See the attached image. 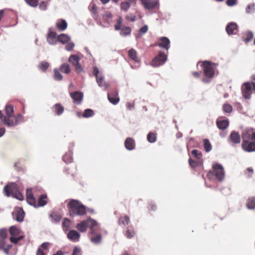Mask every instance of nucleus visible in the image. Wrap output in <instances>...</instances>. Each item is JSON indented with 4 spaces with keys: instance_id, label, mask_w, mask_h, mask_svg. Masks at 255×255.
Listing matches in <instances>:
<instances>
[{
    "instance_id": "1",
    "label": "nucleus",
    "mask_w": 255,
    "mask_h": 255,
    "mask_svg": "<svg viewBox=\"0 0 255 255\" xmlns=\"http://www.w3.org/2000/svg\"><path fill=\"white\" fill-rule=\"evenodd\" d=\"M243 149L247 152L255 151V132L251 130H246L243 132L242 135Z\"/></svg>"
},
{
    "instance_id": "2",
    "label": "nucleus",
    "mask_w": 255,
    "mask_h": 255,
    "mask_svg": "<svg viewBox=\"0 0 255 255\" xmlns=\"http://www.w3.org/2000/svg\"><path fill=\"white\" fill-rule=\"evenodd\" d=\"M69 213L71 216H82L86 214V207L79 201L71 199L67 205Z\"/></svg>"
},
{
    "instance_id": "3",
    "label": "nucleus",
    "mask_w": 255,
    "mask_h": 255,
    "mask_svg": "<svg viewBox=\"0 0 255 255\" xmlns=\"http://www.w3.org/2000/svg\"><path fill=\"white\" fill-rule=\"evenodd\" d=\"M218 64L209 61H199L197 67L200 66L203 70V74L208 79L213 78L216 74Z\"/></svg>"
},
{
    "instance_id": "4",
    "label": "nucleus",
    "mask_w": 255,
    "mask_h": 255,
    "mask_svg": "<svg viewBox=\"0 0 255 255\" xmlns=\"http://www.w3.org/2000/svg\"><path fill=\"white\" fill-rule=\"evenodd\" d=\"M47 196L46 194L41 195L39 196L37 203L33 195L31 189H28L26 190V201L29 204L34 207L37 208L45 205L47 204Z\"/></svg>"
},
{
    "instance_id": "5",
    "label": "nucleus",
    "mask_w": 255,
    "mask_h": 255,
    "mask_svg": "<svg viewBox=\"0 0 255 255\" xmlns=\"http://www.w3.org/2000/svg\"><path fill=\"white\" fill-rule=\"evenodd\" d=\"M213 171H209L207 176L209 179H212L215 177L219 181H222L225 177L223 167L219 164H216L213 166Z\"/></svg>"
},
{
    "instance_id": "6",
    "label": "nucleus",
    "mask_w": 255,
    "mask_h": 255,
    "mask_svg": "<svg viewBox=\"0 0 255 255\" xmlns=\"http://www.w3.org/2000/svg\"><path fill=\"white\" fill-rule=\"evenodd\" d=\"M253 91L255 92V83L246 82L242 86V92L243 97L250 99Z\"/></svg>"
},
{
    "instance_id": "7",
    "label": "nucleus",
    "mask_w": 255,
    "mask_h": 255,
    "mask_svg": "<svg viewBox=\"0 0 255 255\" xmlns=\"http://www.w3.org/2000/svg\"><path fill=\"white\" fill-rule=\"evenodd\" d=\"M12 118L3 117V123L7 127H14L22 121V116L21 114L11 116Z\"/></svg>"
},
{
    "instance_id": "8",
    "label": "nucleus",
    "mask_w": 255,
    "mask_h": 255,
    "mask_svg": "<svg viewBox=\"0 0 255 255\" xmlns=\"http://www.w3.org/2000/svg\"><path fill=\"white\" fill-rule=\"evenodd\" d=\"M167 56L163 52H159L158 54L152 60L151 65L153 67H159L162 65L167 60Z\"/></svg>"
},
{
    "instance_id": "9",
    "label": "nucleus",
    "mask_w": 255,
    "mask_h": 255,
    "mask_svg": "<svg viewBox=\"0 0 255 255\" xmlns=\"http://www.w3.org/2000/svg\"><path fill=\"white\" fill-rule=\"evenodd\" d=\"M18 190V186L15 183H10L6 185L3 189V192L7 197L12 196Z\"/></svg>"
},
{
    "instance_id": "10",
    "label": "nucleus",
    "mask_w": 255,
    "mask_h": 255,
    "mask_svg": "<svg viewBox=\"0 0 255 255\" xmlns=\"http://www.w3.org/2000/svg\"><path fill=\"white\" fill-rule=\"evenodd\" d=\"M80 58L76 55H72L69 58V62L73 64L75 67L76 72L80 73L82 72L83 68L79 63Z\"/></svg>"
},
{
    "instance_id": "11",
    "label": "nucleus",
    "mask_w": 255,
    "mask_h": 255,
    "mask_svg": "<svg viewBox=\"0 0 255 255\" xmlns=\"http://www.w3.org/2000/svg\"><path fill=\"white\" fill-rule=\"evenodd\" d=\"M47 41L50 44H54L57 41V33L55 31L52 30V29L50 28L48 29L47 35Z\"/></svg>"
},
{
    "instance_id": "12",
    "label": "nucleus",
    "mask_w": 255,
    "mask_h": 255,
    "mask_svg": "<svg viewBox=\"0 0 255 255\" xmlns=\"http://www.w3.org/2000/svg\"><path fill=\"white\" fill-rule=\"evenodd\" d=\"M157 45L159 47L168 50L170 48V40L166 37H161L159 39Z\"/></svg>"
},
{
    "instance_id": "13",
    "label": "nucleus",
    "mask_w": 255,
    "mask_h": 255,
    "mask_svg": "<svg viewBox=\"0 0 255 255\" xmlns=\"http://www.w3.org/2000/svg\"><path fill=\"white\" fill-rule=\"evenodd\" d=\"M70 96L76 104H80L83 99V94L79 91H75L70 93Z\"/></svg>"
},
{
    "instance_id": "14",
    "label": "nucleus",
    "mask_w": 255,
    "mask_h": 255,
    "mask_svg": "<svg viewBox=\"0 0 255 255\" xmlns=\"http://www.w3.org/2000/svg\"><path fill=\"white\" fill-rule=\"evenodd\" d=\"M109 101L113 105L117 104L120 101V98L118 97V93L116 90L111 92L108 94Z\"/></svg>"
},
{
    "instance_id": "15",
    "label": "nucleus",
    "mask_w": 255,
    "mask_h": 255,
    "mask_svg": "<svg viewBox=\"0 0 255 255\" xmlns=\"http://www.w3.org/2000/svg\"><path fill=\"white\" fill-rule=\"evenodd\" d=\"M142 3L145 8L147 9H152L157 6L158 0H143Z\"/></svg>"
},
{
    "instance_id": "16",
    "label": "nucleus",
    "mask_w": 255,
    "mask_h": 255,
    "mask_svg": "<svg viewBox=\"0 0 255 255\" xmlns=\"http://www.w3.org/2000/svg\"><path fill=\"white\" fill-rule=\"evenodd\" d=\"M7 232L5 229L0 230V250L3 249L5 246V239L7 238Z\"/></svg>"
},
{
    "instance_id": "17",
    "label": "nucleus",
    "mask_w": 255,
    "mask_h": 255,
    "mask_svg": "<svg viewBox=\"0 0 255 255\" xmlns=\"http://www.w3.org/2000/svg\"><path fill=\"white\" fill-rule=\"evenodd\" d=\"M90 238L91 242L96 244L100 243L102 241L101 234L99 233H97L96 231H95L93 234L91 233Z\"/></svg>"
},
{
    "instance_id": "18",
    "label": "nucleus",
    "mask_w": 255,
    "mask_h": 255,
    "mask_svg": "<svg viewBox=\"0 0 255 255\" xmlns=\"http://www.w3.org/2000/svg\"><path fill=\"white\" fill-rule=\"evenodd\" d=\"M238 25L235 22H230L226 26V30L229 35L235 34L237 30Z\"/></svg>"
},
{
    "instance_id": "19",
    "label": "nucleus",
    "mask_w": 255,
    "mask_h": 255,
    "mask_svg": "<svg viewBox=\"0 0 255 255\" xmlns=\"http://www.w3.org/2000/svg\"><path fill=\"white\" fill-rule=\"evenodd\" d=\"M56 28L59 31H64L67 28V23L65 20L60 19L56 23Z\"/></svg>"
},
{
    "instance_id": "20",
    "label": "nucleus",
    "mask_w": 255,
    "mask_h": 255,
    "mask_svg": "<svg viewBox=\"0 0 255 255\" xmlns=\"http://www.w3.org/2000/svg\"><path fill=\"white\" fill-rule=\"evenodd\" d=\"M80 237V234L75 230L70 231L67 235L68 238L73 242L78 241Z\"/></svg>"
},
{
    "instance_id": "21",
    "label": "nucleus",
    "mask_w": 255,
    "mask_h": 255,
    "mask_svg": "<svg viewBox=\"0 0 255 255\" xmlns=\"http://www.w3.org/2000/svg\"><path fill=\"white\" fill-rule=\"evenodd\" d=\"M87 228H89L91 229V234L94 233V232L96 231L95 228L98 226L97 222L91 218H89L87 220H86Z\"/></svg>"
},
{
    "instance_id": "22",
    "label": "nucleus",
    "mask_w": 255,
    "mask_h": 255,
    "mask_svg": "<svg viewBox=\"0 0 255 255\" xmlns=\"http://www.w3.org/2000/svg\"><path fill=\"white\" fill-rule=\"evenodd\" d=\"M125 147L128 150H131L135 148V141L133 138L128 137L125 141Z\"/></svg>"
},
{
    "instance_id": "23",
    "label": "nucleus",
    "mask_w": 255,
    "mask_h": 255,
    "mask_svg": "<svg viewBox=\"0 0 255 255\" xmlns=\"http://www.w3.org/2000/svg\"><path fill=\"white\" fill-rule=\"evenodd\" d=\"M93 75L96 77V80H104L105 78L103 71L96 66L93 68Z\"/></svg>"
},
{
    "instance_id": "24",
    "label": "nucleus",
    "mask_w": 255,
    "mask_h": 255,
    "mask_svg": "<svg viewBox=\"0 0 255 255\" xmlns=\"http://www.w3.org/2000/svg\"><path fill=\"white\" fill-rule=\"evenodd\" d=\"M229 121L227 120H218L216 122L217 127L221 130L225 129L229 126Z\"/></svg>"
},
{
    "instance_id": "25",
    "label": "nucleus",
    "mask_w": 255,
    "mask_h": 255,
    "mask_svg": "<svg viewBox=\"0 0 255 255\" xmlns=\"http://www.w3.org/2000/svg\"><path fill=\"white\" fill-rule=\"evenodd\" d=\"M229 138L230 141L234 143H239L241 141L240 135L236 131H233L231 132Z\"/></svg>"
},
{
    "instance_id": "26",
    "label": "nucleus",
    "mask_w": 255,
    "mask_h": 255,
    "mask_svg": "<svg viewBox=\"0 0 255 255\" xmlns=\"http://www.w3.org/2000/svg\"><path fill=\"white\" fill-rule=\"evenodd\" d=\"M53 109L54 113L58 116L61 115L64 111V107L59 103L55 104L53 107Z\"/></svg>"
},
{
    "instance_id": "27",
    "label": "nucleus",
    "mask_w": 255,
    "mask_h": 255,
    "mask_svg": "<svg viewBox=\"0 0 255 255\" xmlns=\"http://www.w3.org/2000/svg\"><path fill=\"white\" fill-rule=\"evenodd\" d=\"M137 52L133 49H131L128 51V56L129 58L136 63L140 62V59L137 56Z\"/></svg>"
},
{
    "instance_id": "28",
    "label": "nucleus",
    "mask_w": 255,
    "mask_h": 255,
    "mask_svg": "<svg viewBox=\"0 0 255 255\" xmlns=\"http://www.w3.org/2000/svg\"><path fill=\"white\" fill-rule=\"evenodd\" d=\"M24 217V212L23 210L21 208L18 209L15 212V220L19 222H21L23 220Z\"/></svg>"
},
{
    "instance_id": "29",
    "label": "nucleus",
    "mask_w": 255,
    "mask_h": 255,
    "mask_svg": "<svg viewBox=\"0 0 255 255\" xmlns=\"http://www.w3.org/2000/svg\"><path fill=\"white\" fill-rule=\"evenodd\" d=\"M5 114L6 115L3 117L12 118L11 116L14 115L13 107L12 105H9L5 107Z\"/></svg>"
},
{
    "instance_id": "30",
    "label": "nucleus",
    "mask_w": 255,
    "mask_h": 255,
    "mask_svg": "<svg viewBox=\"0 0 255 255\" xmlns=\"http://www.w3.org/2000/svg\"><path fill=\"white\" fill-rule=\"evenodd\" d=\"M246 206L248 209L253 210L255 209V198L251 197L247 201Z\"/></svg>"
},
{
    "instance_id": "31",
    "label": "nucleus",
    "mask_w": 255,
    "mask_h": 255,
    "mask_svg": "<svg viewBox=\"0 0 255 255\" xmlns=\"http://www.w3.org/2000/svg\"><path fill=\"white\" fill-rule=\"evenodd\" d=\"M77 230L81 232H85L87 229V226L86 220L82 221L78 224L76 226Z\"/></svg>"
},
{
    "instance_id": "32",
    "label": "nucleus",
    "mask_w": 255,
    "mask_h": 255,
    "mask_svg": "<svg viewBox=\"0 0 255 255\" xmlns=\"http://www.w3.org/2000/svg\"><path fill=\"white\" fill-rule=\"evenodd\" d=\"M130 222V219L128 216L125 215L121 217L119 219V224L120 225L126 226Z\"/></svg>"
},
{
    "instance_id": "33",
    "label": "nucleus",
    "mask_w": 255,
    "mask_h": 255,
    "mask_svg": "<svg viewBox=\"0 0 255 255\" xmlns=\"http://www.w3.org/2000/svg\"><path fill=\"white\" fill-rule=\"evenodd\" d=\"M50 67V64L45 61L40 62L38 65V68L39 70L43 72H46V70Z\"/></svg>"
},
{
    "instance_id": "34",
    "label": "nucleus",
    "mask_w": 255,
    "mask_h": 255,
    "mask_svg": "<svg viewBox=\"0 0 255 255\" xmlns=\"http://www.w3.org/2000/svg\"><path fill=\"white\" fill-rule=\"evenodd\" d=\"M89 9L92 13L93 18L95 19L97 18L98 14L96 5L94 3H91L89 6Z\"/></svg>"
},
{
    "instance_id": "35",
    "label": "nucleus",
    "mask_w": 255,
    "mask_h": 255,
    "mask_svg": "<svg viewBox=\"0 0 255 255\" xmlns=\"http://www.w3.org/2000/svg\"><path fill=\"white\" fill-rule=\"evenodd\" d=\"M59 69L61 72H62L66 74H69L71 72L70 66L69 64L67 63H64L61 65L59 68Z\"/></svg>"
},
{
    "instance_id": "36",
    "label": "nucleus",
    "mask_w": 255,
    "mask_h": 255,
    "mask_svg": "<svg viewBox=\"0 0 255 255\" xmlns=\"http://www.w3.org/2000/svg\"><path fill=\"white\" fill-rule=\"evenodd\" d=\"M57 40L62 43L65 44L69 41L70 38L66 34H61L57 37Z\"/></svg>"
},
{
    "instance_id": "37",
    "label": "nucleus",
    "mask_w": 255,
    "mask_h": 255,
    "mask_svg": "<svg viewBox=\"0 0 255 255\" xmlns=\"http://www.w3.org/2000/svg\"><path fill=\"white\" fill-rule=\"evenodd\" d=\"M131 29L129 26H124L121 29L120 34L123 36L128 35L130 34Z\"/></svg>"
},
{
    "instance_id": "38",
    "label": "nucleus",
    "mask_w": 255,
    "mask_h": 255,
    "mask_svg": "<svg viewBox=\"0 0 255 255\" xmlns=\"http://www.w3.org/2000/svg\"><path fill=\"white\" fill-rule=\"evenodd\" d=\"M189 163L190 166L193 168H195L196 167L200 166L202 164L200 161L198 160H194L192 159L191 158L189 159Z\"/></svg>"
},
{
    "instance_id": "39",
    "label": "nucleus",
    "mask_w": 255,
    "mask_h": 255,
    "mask_svg": "<svg viewBox=\"0 0 255 255\" xmlns=\"http://www.w3.org/2000/svg\"><path fill=\"white\" fill-rule=\"evenodd\" d=\"M9 233L11 236H16L19 234L20 231L15 226H11L9 228Z\"/></svg>"
},
{
    "instance_id": "40",
    "label": "nucleus",
    "mask_w": 255,
    "mask_h": 255,
    "mask_svg": "<svg viewBox=\"0 0 255 255\" xmlns=\"http://www.w3.org/2000/svg\"><path fill=\"white\" fill-rule=\"evenodd\" d=\"M246 37L244 41L245 43H249L254 37V34L252 31H249L245 34Z\"/></svg>"
},
{
    "instance_id": "41",
    "label": "nucleus",
    "mask_w": 255,
    "mask_h": 255,
    "mask_svg": "<svg viewBox=\"0 0 255 255\" xmlns=\"http://www.w3.org/2000/svg\"><path fill=\"white\" fill-rule=\"evenodd\" d=\"M147 139L148 142L153 143L156 140V135L155 133L150 132L147 136Z\"/></svg>"
},
{
    "instance_id": "42",
    "label": "nucleus",
    "mask_w": 255,
    "mask_h": 255,
    "mask_svg": "<svg viewBox=\"0 0 255 255\" xmlns=\"http://www.w3.org/2000/svg\"><path fill=\"white\" fill-rule=\"evenodd\" d=\"M50 217L55 222H59L62 218L61 215L57 212H52L50 215Z\"/></svg>"
},
{
    "instance_id": "43",
    "label": "nucleus",
    "mask_w": 255,
    "mask_h": 255,
    "mask_svg": "<svg viewBox=\"0 0 255 255\" xmlns=\"http://www.w3.org/2000/svg\"><path fill=\"white\" fill-rule=\"evenodd\" d=\"M247 13L252 14L255 12V4L253 3L249 4L246 9Z\"/></svg>"
},
{
    "instance_id": "44",
    "label": "nucleus",
    "mask_w": 255,
    "mask_h": 255,
    "mask_svg": "<svg viewBox=\"0 0 255 255\" xmlns=\"http://www.w3.org/2000/svg\"><path fill=\"white\" fill-rule=\"evenodd\" d=\"M204 147L206 152L210 151L212 149V146L209 141L207 139H205L203 141Z\"/></svg>"
},
{
    "instance_id": "45",
    "label": "nucleus",
    "mask_w": 255,
    "mask_h": 255,
    "mask_svg": "<svg viewBox=\"0 0 255 255\" xmlns=\"http://www.w3.org/2000/svg\"><path fill=\"white\" fill-rule=\"evenodd\" d=\"M123 23V18L121 16H120L118 19L117 20L116 23L115 25V28L116 30H121L122 28V24Z\"/></svg>"
},
{
    "instance_id": "46",
    "label": "nucleus",
    "mask_w": 255,
    "mask_h": 255,
    "mask_svg": "<svg viewBox=\"0 0 255 255\" xmlns=\"http://www.w3.org/2000/svg\"><path fill=\"white\" fill-rule=\"evenodd\" d=\"M130 4L128 1H124L121 3V8L122 10L127 11L130 7Z\"/></svg>"
},
{
    "instance_id": "47",
    "label": "nucleus",
    "mask_w": 255,
    "mask_h": 255,
    "mask_svg": "<svg viewBox=\"0 0 255 255\" xmlns=\"http://www.w3.org/2000/svg\"><path fill=\"white\" fill-rule=\"evenodd\" d=\"M94 114V113L92 110L88 109L85 110L83 114V117L84 118H89L93 116Z\"/></svg>"
},
{
    "instance_id": "48",
    "label": "nucleus",
    "mask_w": 255,
    "mask_h": 255,
    "mask_svg": "<svg viewBox=\"0 0 255 255\" xmlns=\"http://www.w3.org/2000/svg\"><path fill=\"white\" fill-rule=\"evenodd\" d=\"M26 3L31 7H36L39 0H24Z\"/></svg>"
},
{
    "instance_id": "49",
    "label": "nucleus",
    "mask_w": 255,
    "mask_h": 255,
    "mask_svg": "<svg viewBox=\"0 0 255 255\" xmlns=\"http://www.w3.org/2000/svg\"><path fill=\"white\" fill-rule=\"evenodd\" d=\"M135 233L133 230L128 229L125 233V236L128 239H131L134 236Z\"/></svg>"
},
{
    "instance_id": "50",
    "label": "nucleus",
    "mask_w": 255,
    "mask_h": 255,
    "mask_svg": "<svg viewBox=\"0 0 255 255\" xmlns=\"http://www.w3.org/2000/svg\"><path fill=\"white\" fill-rule=\"evenodd\" d=\"M60 69H55L54 70V77L55 79L57 80H61L63 78L61 73H60Z\"/></svg>"
},
{
    "instance_id": "51",
    "label": "nucleus",
    "mask_w": 255,
    "mask_h": 255,
    "mask_svg": "<svg viewBox=\"0 0 255 255\" xmlns=\"http://www.w3.org/2000/svg\"><path fill=\"white\" fill-rule=\"evenodd\" d=\"M223 111L227 113H231L232 111V107L229 104H225L223 106Z\"/></svg>"
},
{
    "instance_id": "52",
    "label": "nucleus",
    "mask_w": 255,
    "mask_h": 255,
    "mask_svg": "<svg viewBox=\"0 0 255 255\" xmlns=\"http://www.w3.org/2000/svg\"><path fill=\"white\" fill-rule=\"evenodd\" d=\"M70 226V220L65 218L62 223V226L66 230H68Z\"/></svg>"
},
{
    "instance_id": "53",
    "label": "nucleus",
    "mask_w": 255,
    "mask_h": 255,
    "mask_svg": "<svg viewBox=\"0 0 255 255\" xmlns=\"http://www.w3.org/2000/svg\"><path fill=\"white\" fill-rule=\"evenodd\" d=\"M191 154L193 156L196 157L197 159H200L201 157V153L197 149H194L191 151Z\"/></svg>"
},
{
    "instance_id": "54",
    "label": "nucleus",
    "mask_w": 255,
    "mask_h": 255,
    "mask_svg": "<svg viewBox=\"0 0 255 255\" xmlns=\"http://www.w3.org/2000/svg\"><path fill=\"white\" fill-rule=\"evenodd\" d=\"M12 197L20 201L23 200L24 198L22 194L18 190Z\"/></svg>"
},
{
    "instance_id": "55",
    "label": "nucleus",
    "mask_w": 255,
    "mask_h": 255,
    "mask_svg": "<svg viewBox=\"0 0 255 255\" xmlns=\"http://www.w3.org/2000/svg\"><path fill=\"white\" fill-rule=\"evenodd\" d=\"M148 30V26L146 25H144L139 29V34L142 35L146 33Z\"/></svg>"
},
{
    "instance_id": "56",
    "label": "nucleus",
    "mask_w": 255,
    "mask_h": 255,
    "mask_svg": "<svg viewBox=\"0 0 255 255\" xmlns=\"http://www.w3.org/2000/svg\"><path fill=\"white\" fill-rule=\"evenodd\" d=\"M72 255H81V250L77 247H75Z\"/></svg>"
},
{
    "instance_id": "57",
    "label": "nucleus",
    "mask_w": 255,
    "mask_h": 255,
    "mask_svg": "<svg viewBox=\"0 0 255 255\" xmlns=\"http://www.w3.org/2000/svg\"><path fill=\"white\" fill-rule=\"evenodd\" d=\"M72 159L70 155L65 154L63 157V160H64V162L66 163L71 162L72 161Z\"/></svg>"
},
{
    "instance_id": "58",
    "label": "nucleus",
    "mask_w": 255,
    "mask_h": 255,
    "mask_svg": "<svg viewBox=\"0 0 255 255\" xmlns=\"http://www.w3.org/2000/svg\"><path fill=\"white\" fill-rule=\"evenodd\" d=\"M47 5V2H46L45 1H42L39 3V7L40 9H41L42 10H45L46 9Z\"/></svg>"
},
{
    "instance_id": "59",
    "label": "nucleus",
    "mask_w": 255,
    "mask_h": 255,
    "mask_svg": "<svg viewBox=\"0 0 255 255\" xmlns=\"http://www.w3.org/2000/svg\"><path fill=\"white\" fill-rule=\"evenodd\" d=\"M113 17V15L112 13L110 11H107L103 15V18L107 19H111Z\"/></svg>"
},
{
    "instance_id": "60",
    "label": "nucleus",
    "mask_w": 255,
    "mask_h": 255,
    "mask_svg": "<svg viewBox=\"0 0 255 255\" xmlns=\"http://www.w3.org/2000/svg\"><path fill=\"white\" fill-rule=\"evenodd\" d=\"M126 18L128 20H129L130 21H134L135 20V16L130 14L126 15Z\"/></svg>"
},
{
    "instance_id": "61",
    "label": "nucleus",
    "mask_w": 255,
    "mask_h": 255,
    "mask_svg": "<svg viewBox=\"0 0 255 255\" xmlns=\"http://www.w3.org/2000/svg\"><path fill=\"white\" fill-rule=\"evenodd\" d=\"M74 46V44L73 43H68L65 46V48L68 51L72 50Z\"/></svg>"
},
{
    "instance_id": "62",
    "label": "nucleus",
    "mask_w": 255,
    "mask_h": 255,
    "mask_svg": "<svg viewBox=\"0 0 255 255\" xmlns=\"http://www.w3.org/2000/svg\"><path fill=\"white\" fill-rule=\"evenodd\" d=\"M97 81L99 86L102 87V86H104L105 87L106 90L108 89V86L106 84V81Z\"/></svg>"
},
{
    "instance_id": "63",
    "label": "nucleus",
    "mask_w": 255,
    "mask_h": 255,
    "mask_svg": "<svg viewBox=\"0 0 255 255\" xmlns=\"http://www.w3.org/2000/svg\"><path fill=\"white\" fill-rule=\"evenodd\" d=\"M236 3V0H227L226 3L228 6H232L234 5Z\"/></svg>"
},
{
    "instance_id": "64",
    "label": "nucleus",
    "mask_w": 255,
    "mask_h": 255,
    "mask_svg": "<svg viewBox=\"0 0 255 255\" xmlns=\"http://www.w3.org/2000/svg\"><path fill=\"white\" fill-rule=\"evenodd\" d=\"M148 209L151 211H154L156 209V206L154 204L151 203L148 205Z\"/></svg>"
}]
</instances>
